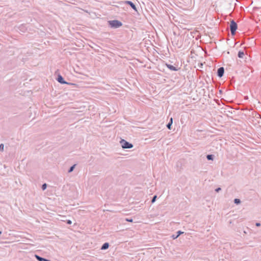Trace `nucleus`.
<instances>
[{
    "label": "nucleus",
    "instance_id": "nucleus-1",
    "mask_svg": "<svg viewBox=\"0 0 261 261\" xmlns=\"http://www.w3.org/2000/svg\"><path fill=\"white\" fill-rule=\"evenodd\" d=\"M109 24L111 28H118L122 25V23L117 20L109 21Z\"/></svg>",
    "mask_w": 261,
    "mask_h": 261
},
{
    "label": "nucleus",
    "instance_id": "nucleus-2",
    "mask_svg": "<svg viewBox=\"0 0 261 261\" xmlns=\"http://www.w3.org/2000/svg\"><path fill=\"white\" fill-rule=\"evenodd\" d=\"M237 29V24L234 20H232L230 22V30L231 34L234 35L236 33V30Z\"/></svg>",
    "mask_w": 261,
    "mask_h": 261
},
{
    "label": "nucleus",
    "instance_id": "nucleus-3",
    "mask_svg": "<svg viewBox=\"0 0 261 261\" xmlns=\"http://www.w3.org/2000/svg\"><path fill=\"white\" fill-rule=\"evenodd\" d=\"M121 146L123 148H131L133 147V145L132 144L129 143V142H127L126 141L122 139L120 142Z\"/></svg>",
    "mask_w": 261,
    "mask_h": 261
},
{
    "label": "nucleus",
    "instance_id": "nucleus-4",
    "mask_svg": "<svg viewBox=\"0 0 261 261\" xmlns=\"http://www.w3.org/2000/svg\"><path fill=\"white\" fill-rule=\"evenodd\" d=\"M221 113H223L224 114L227 115L228 113H230L231 114L234 113L236 114V111L233 108L227 107L225 108H222V111H221Z\"/></svg>",
    "mask_w": 261,
    "mask_h": 261
},
{
    "label": "nucleus",
    "instance_id": "nucleus-5",
    "mask_svg": "<svg viewBox=\"0 0 261 261\" xmlns=\"http://www.w3.org/2000/svg\"><path fill=\"white\" fill-rule=\"evenodd\" d=\"M224 72V68L222 67H220L219 68H218V69L217 70V75L219 77H221L223 75Z\"/></svg>",
    "mask_w": 261,
    "mask_h": 261
},
{
    "label": "nucleus",
    "instance_id": "nucleus-6",
    "mask_svg": "<svg viewBox=\"0 0 261 261\" xmlns=\"http://www.w3.org/2000/svg\"><path fill=\"white\" fill-rule=\"evenodd\" d=\"M124 3L129 5L132 8V9H133L135 11H137L136 6L132 2L126 1L124 2Z\"/></svg>",
    "mask_w": 261,
    "mask_h": 261
},
{
    "label": "nucleus",
    "instance_id": "nucleus-7",
    "mask_svg": "<svg viewBox=\"0 0 261 261\" xmlns=\"http://www.w3.org/2000/svg\"><path fill=\"white\" fill-rule=\"evenodd\" d=\"M57 81L61 84H68L66 82L61 75H59L58 77Z\"/></svg>",
    "mask_w": 261,
    "mask_h": 261
},
{
    "label": "nucleus",
    "instance_id": "nucleus-8",
    "mask_svg": "<svg viewBox=\"0 0 261 261\" xmlns=\"http://www.w3.org/2000/svg\"><path fill=\"white\" fill-rule=\"evenodd\" d=\"M167 67L172 71H177L178 69L172 65L166 64Z\"/></svg>",
    "mask_w": 261,
    "mask_h": 261
},
{
    "label": "nucleus",
    "instance_id": "nucleus-9",
    "mask_svg": "<svg viewBox=\"0 0 261 261\" xmlns=\"http://www.w3.org/2000/svg\"><path fill=\"white\" fill-rule=\"evenodd\" d=\"M238 57L240 58H243L245 56L244 52L243 51H239L238 53Z\"/></svg>",
    "mask_w": 261,
    "mask_h": 261
},
{
    "label": "nucleus",
    "instance_id": "nucleus-10",
    "mask_svg": "<svg viewBox=\"0 0 261 261\" xmlns=\"http://www.w3.org/2000/svg\"><path fill=\"white\" fill-rule=\"evenodd\" d=\"M36 258L39 260V261H48V260L47 259H46L45 258H43L42 257H41L40 256H39L38 255H35Z\"/></svg>",
    "mask_w": 261,
    "mask_h": 261
},
{
    "label": "nucleus",
    "instance_id": "nucleus-11",
    "mask_svg": "<svg viewBox=\"0 0 261 261\" xmlns=\"http://www.w3.org/2000/svg\"><path fill=\"white\" fill-rule=\"evenodd\" d=\"M109 246V243H105V244L102 245V247H101V249H102V250L106 249L108 248Z\"/></svg>",
    "mask_w": 261,
    "mask_h": 261
},
{
    "label": "nucleus",
    "instance_id": "nucleus-12",
    "mask_svg": "<svg viewBox=\"0 0 261 261\" xmlns=\"http://www.w3.org/2000/svg\"><path fill=\"white\" fill-rule=\"evenodd\" d=\"M172 123V118H170V122H169V123L167 124V127H168L169 129H171V125Z\"/></svg>",
    "mask_w": 261,
    "mask_h": 261
},
{
    "label": "nucleus",
    "instance_id": "nucleus-13",
    "mask_svg": "<svg viewBox=\"0 0 261 261\" xmlns=\"http://www.w3.org/2000/svg\"><path fill=\"white\" fill-rule=\"evenodd\" d=\"M177 233H178V234H177V236H176V237H173V239H176V238H177V237H178L180 234H181V233H183V232H181V231H178L177 232Z\"/></svg>",
    "mask_w": 261,
    "mask_h": 261
},
{
    "label": "nucleus",
    "instance_id": "nucleus-14",
    "mask_svg": "<svg viewBox=\"0 0 261 261\" xmlns=\"http://www.w3.org/2000/svg\"><path fill=\"white\" fill-rule=\"evenodd\" d=\"M234 202L236 204H239V203H240L241 201H240V199L236 198L234 199Z\"/></svg>",
    "mask_w": 261,
    "mask_h": 261
},
{
    "label": "nucleus",
    "instance_id": "nucleus-15",
    "mask_svg": "<svg viewBox=\"0 0 261 261\" xmlns=\"http://www.w3.org/2000/svg\"><path fill=\"white\" fill-rule=\"evenodd\" d=\"M207 159L208 160H213V155H207Z\"/></svg>",
    "mask_w": 261,
    "mask_h": 261
},
{
    "label": "nucleus",
    "instance_id": "nucleus-16",
    "mask_svg": "<svg viewBox=\"0 0 261 261\" xmlns=\"http://www.w3.org/2000/svg\"><path fill=\"white\" fill-rule=\"evenodd\" d=\"M4 146L3 144L0 145V150L3 151L4 150Z\"/></svg>",
    "mask_w": 261,
    "mask_h": 261
},
{
    "label": "nucleus",
    "instance_id": "nucleus-17",
    "mask_svg": "<svg viewBox=\"0 0 261 261\" xmlns=\"http://www.w3.org/2000/svg\"><path fill=\"white\" fill-rule=\"evenodd\" d=\"M75 166V165H74L73 166H72L70 168V169H69V172H72V171H73V169H74V168Z\"/></svg>",
    "mask_w": 261,
    "mask_h": 261
},
{
    "label": "nucleus",
    "instance_id": "nucleus-18",
    "mask_svg": "<svg viewBox=\"0 0 261 261\" xmlns=\"http://www.w3.org/2000/svg\"><path fill=\"white\" fill-rule=\"evenodd\" d=\"M46 187H47V185L46 184H44L42 185V188L43 190H44L45 189H46Z\"/></svg>",
    "mask_w": 261,
    "mask_h": 261
},
{
    "label": "nucleus",
    "instance_id": "nucleus-19",
    "mask_svg": "<svg viewBox=\"0 0 261 261\" xmlns=\"http://www.w3.org/2000/svg\"><path fill=\"white\" fill-rule=\"evenodd\" d=\"M156 196H154L153 198V199H152V202H154L155 201V199H156Z\"/></svg>",
    "mask_w": 261,
    "mask_h": 261
},
{
    "label": "nucleus",
    "instance_id": "nucleus-20",
    "mask_svg": "<svg viewBox=\"0 0 261 261\" xmlns=\"http://www.w3.org/2000/svg\"><path fill=\"white\" fill-rule=\"evenodd\" d=\"M126 221H128V222H133V219H126Z\"/></svg>",
    "mask_w": 261,
    "mask_h": 261
},
{
    "label": "nucleus",
    "instance_id": "nucleus-21",
    "mask_svg": "<svg viewBox=\"0 0 261 261\" xmlns=\"http://www.w3.org/2000/svg\"><path fill=\"white\" fill-rule=\"evenodd\" d=\"M67 224H71L72 222H71V220H67Z\"/></svg>",
    "mask_w": 261,
    "mask_h": 261
},
{
    "label": "nucleus",
    "instance_id": "nucleus-22",
    "mask_svg": "<svg viewBox=\"0 0 261 261\" xmlns=\"http://www.w3.org/2000/svg\"><path fill=\"white\" fill-rule=\"evenodd\" d=\"M260 225V223H256V226H259Z\"/></svg>",
    "mask_w": 261,
    "mask_h": 261
},
{
    "label": "nucleus",
    "instance_id": "nucleus-23",
    "mask_svg": "<svg viewBox=\"0 0 261 261\" xmlns=\"http://www.w3.org/2000/svg\"><path fill=\"white\" fill-rule=\"evenodd\" d=\"M220 190H221V189H220V188H219L217 189L216 190V192H219Z\"/></svg>",
    "mask_w": 261,
    "mask_h": 261
},
{
    "label": "nucleus",
    "instance_id": "nucleus-24",
    "mask_svg": "<svg viewBox=\"0 0 261 261\" xmlns=\"http://www.w3.org/2000/svg\"><path fill=\"white\" fill-rule=\"evenodd\" d=\"M1 233H2L1 231H0V234H1Z\"/></svg>",
    "mask_w": 261,
    "mask_h": 261
}]
</instances>
